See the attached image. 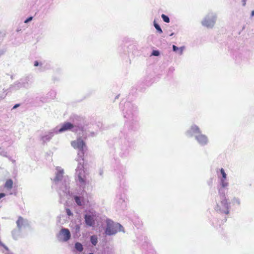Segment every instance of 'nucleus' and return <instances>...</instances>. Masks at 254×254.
I'll return each mask as SVG.
<instances>
[{
	"label": "nucleus",
	"mask_w": 254,
	"mask_h": 254,
	"mask_svg": "<svg viewBox=\"0 0 254 254\" xmlns=\"http://www.w3.org/2000/svg\"><path fill=\"white\" fill-rule=\"evenodd\" d=\"M219 185L217 187L219 195L224 196L226 194L228 187L229 186V182L228 179H219Z\"/></svg>",
	"instance_id": "nucleus-13"
},
{
	"label": "nucleus",
	"mask_w": 254,
	"mask_h": 254,
	"mask_svg": "<svg viewBox=\"0 0 254 254\" xmlns=\"http://www.w3.org/2000/svg\"><path fill=\"white\" fill-rule=\"evenodd\" d=\"M107 226L105 233L107 235L111 236L116 234L118 231L124 232L123 226L118 223H114L113 221L108 219L106 221Z\"/></svg>",
	"instance_id": "nucleus-6"
},
{
	"label": "nucleus",
	"mask_w": 254,
	"mask_h": 254,
	"mask_svg": "<svg viewBox=\"0 0 254 254\" xmlns=\"http://www.w3.org/2000/svg\"><path fill=\"white\" fill-rule=\"evenodd\" d=\"M19 230H14L12 231V235L13 239L16 240L18 238V236L19 234Z\"/></svg>",
	"instance_id": "nucleus-24"
},
{
	"label": "nucleus",
	"mask_w": 254,
	"mask_h": 254,
	"mask_svg": "<svg viewBox=\"0 0 254 254\" xmlns=\"http://www.w3.org/2000/svg\"><path fill=\"white\" fill-rule=\"evenodd\" d=\"M75 160L78 164L74 174L75 181L79 190L82 191L81 194L83 195L84 193H86L87 191L90 190L89 182L87 179L84 170L83 158L75 159Z\"/></svg>",
	"instance_id": "nucleus-2"
},
{
	"label": "nucleus",
	"mask_w": 254,
	"mask_h": 254,
	"mask_svg": "<svg viewBox=\"0 0 254 254\" xmlns=\"http://www.w3.org/2000/svg\"><path fill=\"white\" fill-rule=\"evenodd\" d=\"M218 179H227V174L225 172V170L223 168L219 169V173L218 171H217Z\"/></svg>",
	"instance_id": "nucleus-18"
},
{
	"label": "nucleus",
	"mask_w": 254,
	"mask_h": 254,
	"mask_svg": "<svg viewBox=\"0 0 254 254\" xmlns=\"http://www.w3.org/2000/svg\"><path fill=\"white\" fill-rule=\"evenodd\" d=\"M54 133H56L54 129L46 132L45 134L41 137V140L43 142L49 141L54 136Z\"/></svg>",
	"instance_id": "nucleus-15"
},
{
	"label": "nucleus",
	"mask_w": 254,
	"mask_h": 254,
	"mask_svg": "<svg viewBox=\"0 0 254 254\" xmlns=\"http://www.w3.org/2000/svg\"><path fill=\"white\" fill-rule=\"evenodd\" d=\"M93 254V253H90V254Z\"/></svg>",
	"instance_id": "nucleus-37"
},
{
	"label": "nucleus",
	"mask_w": 254,
	"mask_h": 254,
	"mask_svg": "<svg viewBox=\"0 0 254 254\" xmlns=\"http://www.w3.org/2000/svg\"><path fill=\"white\" fill-rule=\"evenodd\" d=\"M73 197L75 202L78 206H81L84 204V198L83 196L75 195L73 196Z\"/></svg>",
	"instance_id": "nucleus-16"
},
{
	"label": "nucleus",
	"mask_w": 254,
	"mask_h": 254,
	"mask_svg": "<svg viewBox=\"0 0 254 254\" xmlns=\"http://www.w3.org/2000/svg\"><path fill=\"white\" fill-rule=\"evenodd\" d=\"M243 5L245 6L246 4V0H242Z\"/></svg>",
	"instance_id": "nucleus-35"
},
{
	"label": "nucleus",
	"mask_w": 254,
	"mask_h": 254,
	"mask_svg": "<svg viewBox=\"0 0 254 254\" xmlns=\"http://www.w3.org/2000/svg\"><path fill=\"white\" fill-rule=\"evenodd\" d=\"M80 226L79 225H76L75 226V230L76 233L79 232L80 231Z\"/></svg>",
	"instance_id": "nucleus-29"
},
{
	"label": "nucleus",
	"mask_w": 254,
	"mask_h": 254,
	"mask_svg": "<svg viewBox=\"0 0 254 254\" xmlns=\"http://www.w3.org/2000/svg\"><path fill=\"white\" fill-rule=\"evenodd\" d=\"M217 15L213 12L208 13L201 21V24L207 28H212L216 21Z\"/></svg>",
	"instance_id": "nucleus-9"
},
{
	"label": "nucleus",
	"mask_w": 254,
	"mask_h": 254,
	"mask_svg": "<svg viewBox=\"0 0 254 254\" xmlns=\"http://www.w3.org/2000/svg\"><path fill=\"white\" fill-rule=\"evenodd\" d=\"M33 19V17L32 16L31 17H28V18H27L25 21H24V23H27L30 21H31Z\"/></svg>",
	"instance_id": "nucleus-30"
},
{
	"label": "nucleus",
	"mask_w": 254,
	"mask_h": 254,
	"mask_svg": "<svg viewBox=\"0 0 254 254\" xmlns=\"http://www.w3.org/2000/svg\"><path fill=\"white\" fill-rule=\"evenodd\" d=\"M16 224L18 230H20L27 224V221L20 217L16 221Z\"/></svg>",
	"instance_id": "nucleus-17"
},
{
	"label": "nucleus",
	"mask_w": 254,
	"mask_h": 254,
	"mask_svg": "<svg viewBox=\"0 0 254 254\" xmlns=\"http://www.w3.org/2000/svg\"><path fill=\"white\" fill-rule=\"evenodd\" d=\"M90 241L93 246H96L98 242V239L96 236L93 235L90 237Z\"/></svg>",
	"instance_id": "nucleus-22"
},
{
	"label": "nucleus",
	"mask_w": 254,
	"mask_h": 254,
	"mask_svg": "<svg viewBox=\"0 0 254 254\" xmlns=\"http://www.w3.org/2000/svg\"><path fill=\"white\" fill-rule=\"evenodd\" d=\"M173 51L175 52L178 53L179 55H182L183 54L184 50L185 49V47L182 46L180 48H178L175 45H173L172 46Z\"/></svg>",
	"instance_id": "nucleus-19"
},
{
	"label": "nucleus",
	"mask_w": 254,
	"mask_h": 254,
	"mask_svg": "<svg viewBox=\"0 0 254 254\" xmlns=\"http://www.w3.org/2000/svg\"><path fill=\"white\" fill-rule=\"evenodd\" d=\"M153 25L158 33L161 34L163 32L161 28L159 25L155 22V21H154L153 22Z\"/></svg>",
	"instance_id": "nucleus-23"
},
{
	"label": "nucleus",
	"mask_w": 254,
	"mask_h": 254,
	"mask_svg": "<svg viewBox=\"0 0 254 254\" xmlns=\"http://www.w3.org/2000/svg\"><path fill=\"white\" fill-rule=\"evenodd\" d=\"M161 17L164 22L166 23H169L170 22V18L167 15L162 14L161 15Z\"/></svg>",
	"instance_id": "nucleus-25"
},
{
	"label": "nucleus",
	"mask_w": 254,
	"mask_h": 254,
	"mask_svg": "<svg viewBox=\"0 0 254 254\" xmlns=\"http://www.w3.org/2000/svg\"><path fill=\"white\" fill-rule=\"evenodd\" d=\"M232 202L234 204H236L238 205H240L241 204V200H240V198H239L238 197H234L233 199Z\"/></svg>",
	"instance_id": "nucleus-26"
},
{
	"label": "nucleus",
	"mask_w": 254,
	"mask_h": 254,
	"mask_svg": "<svg viewBox=\"0 0 254 254\" xmlns=\"http://www.w3.org/2000/svg\"><path fill=\"white\" fill-rule=\"evenodd\" d=\"M5 195L6 194L4 193H0V199L4 197Z\"/></svg>",
	"instance_id": "nucleus-33"
},
{
	"label": "nucleus",
	"mask_w": 254,
	"mask_h": 254,
	"mask_svg": "<svg viewBox=\"0 0 254 254\" xmlns=\"http://www.w3.org/2000/svg\"><path fill=\"white\" fill-rule=\"evenodd\" d=\"M13 187V181L11 179L7 180L4 184V188L8 190H10Z\"/></svg>",
	"instance_id": "nucleus-20"
},
{
	"label": "nucleus",
	"mask_w": 254,
	"mask_h": 254,
	"mask_svg": "<svg viewBox=\"0 0 254 254\" xmlns=\"http://www.w3.org/2000/svg\"><path fill=\"white\" fill-rule=\"evenodd\" d=\"M75 248L77 251L79 252H81L83 250L82 245L79 242H76L75 244Z\"/></svg>",
	"instance_id": "nucleus-21"
},
{
	"label": "nucleus",
	"mask_w": 254,
	"mask_h": 254,
	"mask_svg": "<svg viewBox=\"0 0 254 254\" xmlns=\"http://www.w3.org/2000/svg\"><path fill=\"white\" fill-rule=\"evenodd\" d=\"M160 54V53L157 50H153L152 53V55L154 56H158Z\"/></svg>",
	"instance_id": "nucleus-28"
},
{
	"label": "nucleus",
	"mask_w": 254,
	"mask_h": 254,
	"mask_svg": "<svg viewBox=\"0 0 254 254\" xmlns=\"http://www.w3.org/2000/svg\"><path fill=\"white\" fill-rule=\"evenodd\" d=\"M125 109L123 110L125 118L131 120L136 115L137 107L130 102H126L125 104Z\"/></svg>",
	"instance_id": "nucleus-8"
},
{
	"label": "nucleus",
	"mask_w": 254,
	"mask_h": 254,
	"mask_svg": "<svg viewBox=\"0 0 254 254\" xmlns=\"http://www.w3.org/2000/svg\"><path fill=\"white\" fill-rule=\"evenodd\" d=\"M216 205L215 210L221 213L228 214L229 213L230 205L227 202L225 194L224 196L218 195L216 198Z\"/></svg>",
	"instance_id": "nucleus-4"
},
{
	"label": "nucleus",
	"mask_w": 254,
	"mask_h": 254,
	"mask_svg": "<svg viewBox=\"0 0 254 254\" xmlns=\"http://www.w3.org/2000/svg\"><path fill=\"white\" fill-rule=\"evenodd\" d=\"M31 82L30 79L27 78H23L15 81L13 84H11L8 89L4 91L3 94L0 96V99H3L6 96L8 90V92H13L18 90L22 88L28 89L30 87Z\"/></svg>",
	"instance_id": "nucleus-3"
},
{
	"label": "nucleus",
	"mask_w": 254,
	"mask_h": 254,
	"mask_svg": "<svg viewBox=\"0 0 254 254\" xmlns=\"http://www.w3.org/2000/svg\"><path fill=\"white\" fill-rule=\"evenodd\" d=\"M1 251L4 254H13V253L10 252L9 249H8V251H7V254H5L6 252V251L4 250V249H1Z\"/></svg>",
	"instance_id": "nucleus-31"
},
{
	"label": "nucleus",
	"mask_w": 254,
	"mask_h": 254,
	"mask_svg": "<svg viewBox=\"0 0 254 254\" xmlns=\"http://www.w3.org/2000/svg\"><path fill=\"white\" fill-rule=\"evenodd\" d=\"M58 240L62 242H67L71 238L69 230L65 228H62L57 235Z\"/></svg>",
	"instance_id": "nucleus-10"
},
{
	"label": "nucleus",
	"mask_w": 254,
	"mask_h": 254,
	"mask_svg": "<svg viewBox=\"0 0 254 254\" xmlns=\"http://www.w3.org/2000/svg\"><path fill=\"white\" fill-rule=\"evenodd\" d=\"M85 222L88 226H93L95 225L94 216L86 214L84 215Z\"/></svg>",
	"instance_id": "nucleus-14"
},
{
	"label": "nucleus",
	"mask_w": 254,
	"mask_h": 254,
	"mask_svg": "<svg viewBox=\"0 0 254 254\" xmlns=\"http://www.w3.org/2000/svg\"><path fill=\"white\" fill-rule=\"evenodd\" d=\"M201 131V130L198 126L195 124H192L186 131L185 135L189 138L192 137L195 138V136L199 133H200Z\"/></svg>",
	"instance_id": "nucleus-11"
},
{
	"label": "nucleus",
	"mask_w": 254,
	"mask_h": 254,
	"mask_svg": "<svg viewBox=\"0 0 254 254\" xmlns=\"http://www.w3.org/2000/svg\"><path fill=\"white\" fill-rule=\"evenodd\" d=\"M1 149V148H0V150Z\"/></svg>",
	"instance_id": "nucleus-38"
},
{
	"label": "nucleus",
	"mask_w": 254,
	"mask_h": 254,
	"mask_svg": "<svg viewBox=\"0 0 254 254\" xmlns=\"http://www.w3.org/2000/svg\"><path fill=\"white\" fill-rule=\"evenodd\" d=\"M20 106V104H15L12 108V109H15L16 108H17V107H18L19 106Z\"/></svg>",
	"instance_id": "nucleus-34"
},
{
	"label": "nucleus",
	"mask_w": 254,
	"mask_h": 254,
	"mask_svg": "<svg viewBox=\"0 0 254 254\" xmlns=\"http://www.w3.org/2000/svg\"><path fill=\"white\" fill-rule=\"evenodd\" d=\"M194 139L199 146L202 147L207 145L209 142L208 137L202 133V131L195 136Z\"/></svg>",
	"instance_id": "nucleus-12"
},
{
	"label": "nucleus",
	"mask_w": 254,
	"mask_h": 254,
	"mask_svg": "<svg viewBox=\"0 0 254 254\" xmlns=\"http://www.w3.org/2000/svg\"><path fill=\"white\" fill-rule=\"evenodd\" d=\"M52 180L53 186L57 190L61 199L69 198L72 195L69 178L64 175V170L62 167L56 168L55 176Z\"/></svg>",
	"instance_id": "nucleus-1"
},
{
	"label": "nucleus",
	"mask_w": 254,
	"mask_h": 254,
	"mask_svg": "<svg viewBox=\"0 0 254 254\" xmlns=\"http://www.w3.org/2000/svg\"><path fill=\"white\" fill-rule=\"evenodd\" d=\"M65 211H66V214L68 215V216H72L73 215V214L72 213V212L71 211V210L68 208H65Z\"/></svg>",
	"instance_id": "nucleus-27"
},
{
	"label": "nucleus",
	"mask_w": 254,
	"mask_h": 254,
	"mask_svg": "<svg viewBox=\"0 0 254 254\" xmlns=\"http://www.w3.org/2000/svg\"><path fill=\"white\" fill-rule=\"evenodd\" d=\"M251 16V17H253L254 16V10L252 11Z\"/></svg>",
	"instance_id": "nucleus-36"
},
{
	"label": "nucleus",
	"mask_w": 254,
	"mask_h": 254,
	"mask_svg": "<svg viewBox=\"0 0 254 254\" xmlns=\"http://www.w3.org/2000/svg\"><path fill=\"white\" fill-rule=\"evenodd\" d=\"M82 129L83 126L82 124L75 125L68 122L63 124L60 128L58 127L54 128V130L56 133H61L68 130L74 132H77L78 130H82Z\"/></svg>",
	"instance_id": "nucleus-7"
},
{
	"label": "nucleus",
	"mask_w": 254,
	"mask_h": 254,
	"mask_svg": "<svg viewBox=\"0 0 254 254\" xmlns=\"http://www.w3.org/2000/svg\"><path fill=\"white\" fill-rule=\"evenodd\" d=\"M71 145L77 150V158L76 159L83 158L84 153L87 150L86 144L83 140L81 138H78L71 141Z\"/></svg>",
	"instance_id": "nucleus-5"
},
{
	"label": "nucleus",
	"mask_w": 254,
	"mask_h": 254,
	"mask_svg": "<svg viewBox=\"0 0 254 254\" xmlns=\"http://www.w3.org/2000/svg\"><path fill=\"white\" fill-rule=\"evenodd\" d=\"M39 63L38 61H36L34 62V65L35 66H38V65H39Z\"/></svg>",
	"instance_id": "nucleus-32"
}]
</instances>
